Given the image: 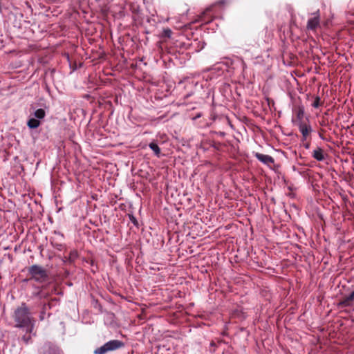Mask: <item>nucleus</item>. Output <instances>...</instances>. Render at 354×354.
<instances>
[{
	"mask_svg": "<svg viewBox=\"0 0 354 354\" xmlns=\"http://www.w3.org/2000/svg\"><path fill=\"white\" fill-rule=\"evenodd\" d=\"M354 299V291H353L348 296H347L343 301V304L345 306H348L350 304V301Z\"/></svg>",
	"mask_w": 354,
	"mask_h": 354,
	"instance_id": "12",
	"label": "nucleus"
},
{
	"mask_svg": "<svg viewBox=\"0 0 354 354\" xmlns=\"http://www.w3.org/2000/svg\"><path fill=\"white\" fill-rule=\"evenodd\" d=\"M124 346V343L118 339L110 340L94 351V354H105L109 351L117 350Z\"/></svg>",
	"mask_w": 354,
	"mask_h": 354,
	"instance_id": "2",
	"label": "nucleus"
},
{
	"mask_svg": "<svg viewBox=\"0 0 354 354\" xmlns=\"http://www.w3.org/2000/svg\"><path fill=\"white\" fill-rule=\"evenodd\" d=\"M55 235H57L58 236H59L62 239L63 238V236L62 234H60L59 233H55Z\"/></svg>",
	"mask_w": 354,
	"mask_h": 354,
	"instance_id": "16",
	"label": "nucleus"
},
{
	"mask_svg": "<svg viewBox=\"0 0 354 354\" xmlns=\"http://www.w3.org/2000/svg\"><path fill=\"white\" fill-rule=\"evenodd\" d=\"M320 97L317 96L313 103V106L315 108H318L320 106Z\"/></svg>",
	"mask_w": 354,
	"mask_h": 354,
	"instance_id": "15",
	"label": "nucleus"
},
{
	"mask_svg": "<svg viewBox=\"0 0 354 354\" xmlns=\"http://www.w3.org/2000/svg\"><path fill=\"white\" fill-rule=\"evenodd\" d=\"M297 124L299 127V131L302 134L303 139L306 140L307 136L310 134V133L312 131L310 126L308 125L307 124L303 122H298Z\"/></svg>",
	"mask_w": 354,
	"mask_h": 354,
	"instance_id": "4",
	"label": "nucleus"
},
{
	"mask_svg": "<svg viewBox=\"0 0 354 354\" xmlns=\"http://www.w3.org/2000/svg\"><path fill=\"white\" fill-rule=\"evenodd\" d=\"M50 243L55 248L59 250H62L64 248V245L61 243H58L55 241V237L51 238Z\"/></svg>",
	"mask_w": 354,
	"mask_h": 354,
	"instance_id": "11",
	"label": "nucleus"
},
{
	"mask_svg": "<svg viewBox=\"0 0 354 354\" xmlns=\"http://www.w3.org/2000/svg\"><path fill=\"white\" fill-rule=\"evenodd\" d=\"M46 115V112L43 109H39L34 112L35 118L37 120L43 119Z\"/></svg>",
	"mask_w": 354,
	"mask_h": 354,
	"instance_id": "9",
	"label": "nucleus"
},
{
	"mask_svg": "<svg viewBox=\"0 0 354 354\" xmlns=\"http://www.w3.org/2000/svg\"><path fill=\"white\" fill-rule=\"evenodd\" d=\"M28 339H29V338H26V337H23V339H24L26 343H28Z\"/></svg>",
	"mask_w": 354,
	"mask_h": 354,
	"instance_id": "17",
	"label": "nucleus"
},
{
	"mask_svg": "<svg viewBox=\"0 0 354 354\" xmlns=\"http://www.w3.org/2000/svg\"><path fill=\"white\" fill-rule=\"evenodd\" d=\"M319 24V17L317 14V16L308 19L307 24V28L308 30H315Z\"/></svg>",
	"mask_w": 354,
	"mask_h": 354,
	"instance_id": "6",
	"label": "nucleus"
},
{
	"mask_svg": "<svg viewBox=\"0 0 354 354\" xmlns=\"http://www.w3.org/2000/svg\"><path fill=\"white\" fill-rule=\"evenodd\" d=\"M306 147L308 148L309 147V145L308 144L306 145Z\"/></svg>",
	"mask_w": 354,
	"mask_h": 354,
	"instance_id": "18",
	"label": "nucleus"
},
{
	"mask_svg": "<svg viewBox=\"0 0 354 354\" xmlns=\"http://www.w3.org/2000/svg\"><path fill=\"white\" fill-rule=\"evenodd\" d=\"M304 115V109L301 107H299L297 111V119L299 120V122H302V119Z\"/></svg>",
	"mask_w": 354,
	"mask_h": 354,
	"instance_id": "13",
	"label": "nucleus"
},
{
	"mask_svg": "<svg viewBox=\"0 0 354 354\" xmlns=\"http://www.w3.org/2000/svg\"><path fill=\"white\" fill-rule=\"evenodd\" d=\"M14 319L16 322V327L25 328L26 332L30 333L32 332L35 320L31 316L29 308L26 304L23 303L15 310Z\"/></svg>",
	"mask_w": 354,
	"mask_h": 354,
	"instance_id": "1",
	"label": "nucleus"
},
{
	"mask_svg": "<svg viewBox=\"0 0 354 354\" xmlns=\"http://www.w3.org/2000/svg\"><path fill=\"white\" fill-rule=\"evenodd\" d=\"M255 157L258 159V160L267 165H270L271 164L274 163V158L269 155L257 153L255 154Z\"/></svg>",
	"mask_w": 354,
	"mask_h": 354,
	"instance_id": "5",
	"label": "nucleus"
},
{
	"mask_svg": "<svg viewBox=\"0 0 354 354\" xmlns=\"http://www.w3.org/2000/svg\"><path fill=\"white\" fill-rule=\"evenodd\" d=\"M28 272L36 281H42L47 278L46 271L41 266L33 265L29 268Z\"/></svg>",
	"mask_w": 354,
	"mask_h": 354,
	"instance_id": "3",
	"label": "nucleus"
},
{
	"mask_svg": "<svg viewBox=\"0 0 354 354\" xmlns=\"http://www.w3.org/2000/svg\"><path fill=\"white\" fill-rule=\"evenodd\" d=\"M27 125L30 129H36L40 125V121L36 118H30Z\"/></svg>",
	"mask_w": 354,
	"mask_h": 354,
	"instance_id": "8",
	"label": "nucleus"
},
{
	"mask_svg": "<svg viewBox=\"0 0 354 354\" xmlns=\"http://www.w3.org/2000/svg\"><path fill=\"white\" fill-rule=\"evenodd\" d=\"M77 257V252L76 250H72L70 252L68 261L72 262Z\"/></svg>",
	"mask_w": 354,
	"mask_h": 354,
	"instance_id": "14",
	"label": "nucleus"
},
{
	"mask_svg": "<svg viewBox=\"0 0 354 354\" xmlns=\"http://www.w3.org/2000/svg\"><path fill=\"white\" fill-rule=\"evenodd\" d=\"M149 147L154 152L156 156H159V155L160 153V149L156 143L151 142L149 145Z\"/></svg>",
	"mask_w": 354,
	"mask_h": 354,
	"instance_id": "10",
	"label": "nucleus"
},
{
	"mask_svg": "<svg viewBox=\"0 0 354 354\" xmlns=\"http://www.w3.org/2000/svg\"><path fill=\"white\" fill-rule=\"evenodd\" d=\"M312 156L318 161H322L325 158L324 151L320 147H317L313 150Z\"/></svg>",
	"mask_w": 354,
	"mask_h": 354,
	"instance_id": "7",
	"label": "nucleus"
}]
</instances>
